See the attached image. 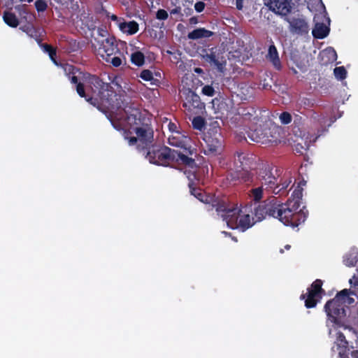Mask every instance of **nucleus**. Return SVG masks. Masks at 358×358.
I'll use <instances>...</instances> for the list:
<instances>
[{
  "instance_id": "nucleus-1",
  "label": "nucleus",
  "mask_w": 358,
  "mask_h": 358,
  "mask_svg": "<svg viewBox=\"0 0 358 358\" xmlns=\"http://www.w3.org/2000/svg\"><path fill=\"white\" fill-rule=\"evenodd\" d=\"M291 216V210L282 204H271L268 208L264 205L259 206L252 217V224L262 221L273 222L275 220L286 223Z\"/></svg>"
},
{
  "instance_id": "nucleus-2",
  "label": "nucleus",
  "mask_w": 358,
  "mask_h": 358,
  "mask_svg": "<svg viewBox=\"0 0 358 358\" xmlns=\"http://www.w3.org/2000/svg\"><path fill=\"white\" fill-rule=\"evenodd\" d=\"M322 280L320 279L315 280L307 289L306 294H302L300 299L305 300V306L307 308H312L316 306L317 303L322 299V294L324 292L322 289Z\"/></svg>"
},
{
  "instance_id": "nucleus-3",
  "label": "nucleus",
  "mask_w": 358,
  "mask_h": 358,
  "mask_svg": "<svg viewBox=\"0 0 358 358\" xmlns=\"http://www.w3.org/2000/svg\"><path fill=\"white\" fill-rule=\"evenodd\" d=\"M324 310L328 317V320L331 323L338 326L343 324L346 313L344 306H342L339 301L329 305L328 301L324 305Z\"/></svg>"
},
{
  "instance_id": "nucleus-4",
  "label": "nucleus",
  "mask_w": 358,
  "mask_h": 358,
  "mask_svg": "<svg viewBox=\"0 0 358 358\" xmlns=\"http://www.w3.org/2000/svg\"><path fill=\"white\" fill-rule=\"evenodd\" d=\"M100 38H95L98 45V54L106 62L110 61V57L115 53L116 47L114 45V39L110 38H104L103 34H100Z\"/></svg>"
},
{
  "instance_id": "nucleus-5",
  "label": "nucleus",
  "mask_w": 358,
  "mask_h": 358,
  "mask_svg": "<svg viewBox=\"0 0 358 358\" xmlns=\"http://www.w3.org/2000/svg\"><path fill=\"white\" fill-rule=\"evenodd\" d=\"M171 156V151L168 148H163L160 149L153 148L148 153L147 157L151 163L164 165L166 159H169Z\"/></svg>"
},
{
  "instance_id": "nucleus-6",
  "label": "nucleus",
  "mask_w": 358,
  "mask_h": 358,
  "mask_svg": "<svg viewBox=\"0 0 358 358\" xmlns=\"http://www.w3.org/2000/svg\"><path fill=\"white\" fill-rule=\"evenodd\" d=\"M265 3L271 10L279 15H285L291 9L290 0H268Z\"/></svg>"
},
{
  "instance_id": "nucleus-7",
  "label": "nucleus",
  "mask_w": 358,
  "mask_h": 358,
  "mask_svg": "<svg viewBox=\"0 0 358 358\" xmlns=\"http://www.w3.org/2000/svg\"><path fill=\"white\" fill-rule=\"evenodd\" d=\"M335 348L338 351V356L340 358H349V345L345 335L342 332H338L336 334V341L334 343V346L331 348V350L334 352Z\"/></svg>"
},
{
  "instance_id": "nucleus-8",
  "label": "nucleus",
  "mask_w": 358,
  "mask_h": 358,
  "mask_svg": "<svg viewBox=\"0 0 358 358\" xmlns=\"http://www.w3.org/2000/svg\"><path fill=\"white\" fill-rule=\"evenodd\" d=\"M204 151L208 155H215L219 153L222 150V141L220 135L215 137L206 136Z\"/></svg>"
},
{
  "instance_id": "nucleus-9",
  "label": "nucleus",
  "mask_w": 358,
  "mask_h": 358,
  "mask_svg": "<svg viewBox=\"0 0 358 358\" xmlns=\"http://www.w3.org/2000/svg\"><path fill=\"white\" fill-rule=\"evenodd\" d=\"M233 212L231 218L228 221L230 222H236V224H250L251 222L250 216L248 213L243 210H238L237 213Z\"/></svg>"
},
{
  "instance_id": "nucleus-10",
  "label": "nucleus",
  "mask_w": 358,
  "mask_h": 358,
  "mask_svg": "<svg viewBox=\"0 0 358 358\" xmlns=\"http://www.w3.org/2000/svg\"><path fill=\"white\" fill-rule=\"evenodd\" d=\"M117 27L119 29L125 34H134L138 30V24L134 21L125 22L124 20L118 22Z\"/></svg>"
},
{
  "instance_id": "nucleus-11",
  "label": "nucleus",
  "mask_w": 358,
  "mask_h": 358,
  "mask_svg": "<svg viewBox=\"0 0 358 358\" xmlns=\"http://www.w3.org/2000/svg\"><path fill=\"white\" fill-rule=\"evenodd\" d=\"M291 30L296 33L308 31L307 23L303 19L293 18L289 21Z\"/></svg>"
},
{
  "instance_id": "nucleus-12",
  "label": "nucleus",
  "mask_w": 358,
  "mask_h": 358,
  "mask_svg": "<svg viewBox=\"0 0 358 358\" xmlns=\"http://www.w3.org/2000/svg\"><path fill=\"white\" fill-rule=\"evenodd\" d=\"M349 295H355V293L354 291H351L348 289H344L336 294L335 297L331 300L329 301V305L331 303H334L336 301H339L340 303L342 304V306H344L345 308L346 306V299H348Z\"/></svg>"
},
{
  "instance_id": "nucleus-13",
  "label": "nucleus",
  "mask_w": 358,
  "mask_h": 358,
  "mask_svg": "<svg viewBox=\"0 0 358 358\" xmlns=\"http://www.w3.org/2000/svg\"><path fill=\"white\" fill-rule=\"evenodd\" d=\"M204 59L207 62H209L210 65L217 67L220 71H222L226 64V60L223 57L216 56L215 55H206L204 56Z\"/></svg>"
},
{
  "instance_id": "nucleus-14",
  "label": "nucleus",
  "mask_w": 358,
  "mask_h": 358,
  "mask_svg": "<svg viewBox=\"0 0 358 358\" xmlns=\"http://www.w3.org/2000/svg\"><path fill=\"white\" fill-rule=\"evenodd\" d=\"M329 31V27L323 23H316L313 29V34L315 38H323Z\"/></svg>"
},
{
  "instance_id": "nucleus-15",
  "label": "nucleus",
  "mask_w": 358,
  "mask_h": 358,
  "mask_svg": "<svg viewBox=\"0 0 358 358\" xmlns=\"http://www.w3.org/2000/svg\"><path fill=\"white\" fill-rule=\"evenodd\" d=\"M213 35V32L204 28L196 29L189 33L188 38L190 39H199L201 38H208Z\"/></svg>"
},
{
  "instance_id": "nucleus-16",
  "label": "nucleus",
  "mask_w": 358,
  "mask_h": 358,
  "mask_svg": "<svg viewBox=\"0 0 358 358\" xmlns=\"http://www.w3.org/2000/svg\"><path fill=\"white\" fill-rule=\"evenodd\" d=\"M358 262V255L354 252H350L343 257V263L348 267L356 266Z\"/></svg>"
},
{
  "instance_id": "nucleus-17",
  "label": "nucleus",
  "mask_w": 358,
  "mask_h": 358,
  "mask_svg": "<svg viewBox=\"0 0 358 358\" xmlns=\"http://www.w3.org/2000/svg\"><path fill=\"white\" fill-rule=\"evenodd\" d=\"M268 58L272 62L274 66H275L278 68L279 67V58L277 50L275 46L271 45L269 47Z\"/></svg>"
},
{
  "instance_id": "nucleus-18",
  "label": "nucleus",
  "mask_w": 358,
  "mask_h": 358,
  "mask_svg": "<svg viewBox=\"0 0 358 358\" xmlns=\"http://www.w3.org/2000/svg\"><path fill=\"white\" fill-rule=\"evenodd\" d=\"M3 20L7 24L13 27H16L19 24L16 16L13 13L9 12H6L4 13Z\"/></svg>"
},
{
  "instance_id": "nucleus-19",
  "label": "nucleus",
  "mask_w": 358,
  "mask_h": 358,
  "mask_svg": "<svg viewBox=\"0 0 358 358\" xmlns=\"http://www.w3.org/2000/svg\"><path fill=\"white\" fill-rule=\"evenodd\" d=\"M136 133L138 138L143 141H149L152 138L151 133L143 128H137Z\"/></svg>"
},
{
  "instance_id": "nucleus-20",
  "label": "nucleus",
  "mask_w": 358,
  "mask_h": 358,
  "mask_svg": "<svg viewBox=\"0 0 358 358\" xmlns=\"http://www.w3.org/2000/svg\"><path fill=\"white\" fill-rule=\"evenodd\" d=\"M131 62L137 66H141L144 63V55L141 52H136L131 55Z\"/></svg>"
},
{
  "instance_id": "nucleus-21",
  "label": "nucleus",
  "mask_w": 358,
  "mask_h": 358,
  "mask_svg": "<svg viewBox=\"0 0 358 358\" xmlns=\"http://www.w3.org/2000/svg\"><path fill=\"white\" fill-rule=\"evenodd\" d=\"M76 91L80 96L85 98L87 101L92 103V99L91 97H87V96L85 94V88L82 83H78Z\"/></svg>"
},
{
  "instance_id": "nucleus-22",
  "label": "nucleus",
  "mask_w": 358,
  "mask_h": 358,
  "mask_svg": "<svg viewBox=\"0 0 358 358\" xmlns=\"http://www.w3.org/2000/svg\"><path fill=\"white\" fill-rule=\"evenodd\" d=\"M192 124L194 129L201 130L204 127V120L201 117L194 118Z\"/></svg>"
},
{
  "instance_id": "nucleus-23",
  "label": "nucleus",
  "mask_w": 358,
  "mask_h": 358,
  "mask_svg": "<svg viewBox=\"0 0 358 358\" xmlns=\"http://www.w3.org/2000/svg\"><path fill=\"white\" fill-rule=\"evenodd\" d=\"M263 188L257 187L252 190L253 199L256 201H259L262 198Z\"/></svg>"
},
{
  "instance_id": "nucleus-24",
  "label": "nucleus",
  "mask_w": 358,
  "mask_h": 358,
  "mask_svg": "<svg viewBox=\"0 0 358 358\" xmlns=\"http://www.w3.org/2000/svg\"><path fill=\"white\" fill-rule=\"evenodd\" d=\"M335 76L338 79H343L345 77L346 71L343 67H337L334 69Z\"/></svg>"
},
{
  "instance_id": "nucleus-25",
  "label": "nucleus",
  "mask_w": 358,
  "mask_h": 358,
  "mask_svg": "<svg viewBox=\"0 0 358 358\" xmlns=\"http://www.w3.org/2000/svg\"><path fill=\"white\" fill-rule=\"evenodd\" d=\"M141 77L144 80L152 81L154 80L152 73L150 70H144L141 72Z\"/></svg>"
},
{
  "instance_id": "nucleus-26",
  "label": "nucleus",
  "mask_w": 358,
  "mask_h": 358,
  "mask_svg": "<svg viewBox=\"0 0 358 358\" xmlns=\"http://www.w3.org/2000/svg\"><path fill=\"white\" fill-rule=\"evenodd\" d=\"M280 120L283 124H288L292 120L291 115L287 112H284L280 114Z\"/></svg>"
},
{
  "instance_id": "nucleus-27",
  "label": "nucleus",
  "mask_w": 358,
  "mask_h": 358,
  "mask_svg": "<svg viewBox=\"0 0 358 358\" xmlns=\"http://www.w3.org/2000/svg\"><path fill=\"white\" fill-rule=\"evenodd\" d=\"M202 92L209 96H212L214 94V90L210 85H206L202 89Z\"/></svg>"
},
{
  "instance_id": "nucleus-28",
  "label": "nucleus",
  "mask_w": 358,
  "mask_h": 358,
  "mask_svg": "<svg viewBox=\"0 0 358 358\" xmlns=\"http://www.w3.org/2000/svg\"><path fill=\"white\" fill-rule=\"evenodd\" d=\"M35 5L36 7V9L38 11H43L45 10V8L47 7L46 3L41 0H38V1H36Z\"/></svg>"
},
{
  "instance_id": "nucleus-29",
  "label": "nucleus",
  "mask_w": 358,
  "mask_h": 358,
  "mask_svg": "<svg viewBox=\"0 0 358 358\" xmlns=\"http://www.w3.org/2000/svg\"><path fill=\"white\" fill-rule=\"evenodd\" d=\"M168 17V13L164 10H159L157 13V18L159 20H165Z\"/></svg>"
},
{
  "instance_id": "nucleus-30",
  "label": "nucleus",
  "mask_w": 358,
  "mask_h": 358,
  "mask_svg": "<svg viewBox=\"0 0 358 358\" xmlns=\"http://www.w3.org/2000/svg\"><path fill=\"white\" fill-rule=\"evenodd\" d=\"M228 227H230L231 229H239L241 231H245L248 229L252 227L253 225H236V227H233V225H227Z\"/></svg>"
},
{
  "instance_id": "nucleus-31",
  "label": "nucleus",
  "mask_w": 358,
  "mask_h": 358,
  "mask_svg": "<svg viewBox=\"0 0 358 358\" xmlns=\"http://www.w3.org/2000/svg\"><path fill=\"white\" fill-rule=\"evenodd\" d=\"M108 62H111L113 66H119L121 63H122V61L120 59V58L117 57H110V61Z\"/></svg>"
},
{
  "instance_id": "nucleus-32",
  "label": "nucleus",
  "mask_w": 358,
  "mask_h": 358,
  "mask_svg": "<svg viewBox=\"0 0 358 358\" xmlns=\"http://www.w3.org/2000/svg\"><path fill=\"white\" fill-rule=\"evenodd\" d=\"M189 96L191 97L194 103H196V106H199V97L192 92H189Z\"/></svg>"
},
{
  "instance_id": "nucleus-33",
  "label": "nucleus",
  "mask_w": 358,
  "mask_h": 358,
  "mask_svg": "<svg viewBox=\"0 0 358 358\" xmlns=\"http://www.w3.org/2000/svg\"><path fill=\"white\" fill-rule=\"evenodd\" d=\"M275 177L271 176V174H269L268 176V178H266V177H263V180H264V183L265 184H268V185H270V184H272L274 182V180H275Z\"/></svg>"
},
{
  "instance_id": "nucleus-34",
  "label": "nucleus",
  "mask_w": 358,
  "mask_h": 358,
  "mask_svg": "<svg viewBox=\"0 0 358 358\" xmlns=\"http://www.w3.org/2000/svg\"><path fill=\"white\" fill-rule=\"evenodd\" d=\"M205 5L203 2L199 1L195 3L194 8L196 11L201 12L204 9Z\"/></svg>"
},
{
  "instance_id": "nucleus-35",
  "label": "nucleus",
  "mask_w": 358,
  "mask_h": 358,
  "mask_svg": "<svg viewBox=\"0 0 358 358\" xmlns=\"http://www.w3.org/2000/svg\"><path fill=\"white\" fill-rule=\"evenodd\" d=\"M107 16L110 18L117 26L118 22H122L123 20L119 19L115 15L108 13Z\"/></svg>"
},
{
  "instance_id": "nucleus-36",
  "label": "nucleus",
  "mask_w": 358,
  "mask_h": 358,
  "mask_svg": "<svg viewBox=\"0 0 358 358\" xmlns=\"http://www.w3.org/2000/svg\"><path fill=\"white\" fill-rule=\"evenodd\" d=\"M349 283L351 286L358 287V276L356 277L355 275H353V277L350 279Z\"/></svg>"
},
{
  "instance_id": "nucleus-37",
  "label": "nucleus",
  "mask_w": 358,
  "mask_h": 358,
  "mask_svg": "<svg viewBox=\"0 0 358 358\" xmlns=\"http://www.w3.org/2000/svg\"><path fill=\"white\" fill-rule=\"evenodd\" d=\"M250 137L252 138V140L257 141H259L263 138V137H262L261 135H259V134H255V133H252L250 134Z\"/></svg>"
},
{
  "instance_id": "nucleus-38",
  "label": "nucleus",
  "mask_w": 358,
  "mask_h": 358,
  "mask_svg": "<svg viewBox=\"0 0 358 358\" xmlns=\"http://www.w3.org/2000/svg\"><path fill=\"white\" fill-rule=\"evenodd\" d=\"M236 6L238 10H241L243 8V0H236Z\"/></svg>"
},
{
  "instance_id": "nucleus-39",
  "label": "nucleus",
  "mask_w": 358,
  "mask_h": 358,
  "mask_svg": "<svg viewBox=\"0 0 358 358\" xmlns=\"http://www.w3.org/2000/svg\"><path fill=\"white\" fill-rule=\"evenodd\" d=\"M355 302V299L352 297H350V295L348 296V299H346V305H351Z\"/></svg>"
},
{
  "instance_id": "nucleus-40",
  "label": "nucleus",
  "mask_w": 358,
  "mask_h": 358,
  "mask_svg": "<svg viewBox=\"0 0 358 358\" xmlns=\"http://www.w3.org/2000/svg\"><path fill=\"white\" fill-rule=\"evenodd\" d=\"M137 141L136 137H131L129 138V143L130 145H134Z\"/></svg>"
},
{
  "instance_id": "nucleus-41",
  "label": "nucleus",
  "mask_w": 358,
  "mask_h": 358,
  "mask_svg": "<svg viewBox=\"0 0 358 358\" xmlns=\"http://www.w3.org/2000/svg\"><path fill=\"white\" fill-rule=\"evenodd\" d=\"M351 356L352 358H358V350H352L351 352Z\"/></svg>"
},
{
  "instance_id": "nucleus-42",
  "label": "nucleus",
  "mask_w": 358,
  "mask_h": 358,
  "mask_svg": "<svg viewBox=\"0 0 358 358\" xmlns=\"http://www.w3.org/2000/svg\"><path fill=\"white\" fill-rule=\"evenodd\" d=\"M173 141H174V138H171V137H169V141H170L171 144H172L173 145H176V146H180V144L176 143Z\"/></svg>"
},
{
  "instance_id": "nucleus-43",
  "label": "nucleus",
  "mask_w": 358,
  "mask_h": 358,
  "mask_svg": "<svg viewBox=\"0 0 358 358\" xmlns=\"http://www.w3.org/2000/svg\"><path fill=\"white\" fill-rule=\"evenodd\" d=\"M71 82H72L73 83H78V78H77V77H76V76H73V77L71 78Z\"/></svg>"
},
{
  "instance_id": "nucleus-44",
  "label": "nucleus",
  "mask_w": 358,
  "mask_h": 358,
  "mask_svg": "<svg viewBox=\"0 0 358 358\" xmlns=\"http://www.w3.org/2000/svg\"><path fill=\"white\" fill-rule=\"evenodd\" d=\"M180 158L185 162H186L188 160V158L187 157H185V155H181Z\"/></svg>"
},
{
  "instance_id": "nucleus-45",
  "label": "nucleus",
  "mask_w": 358,
  "mask_h": 358,
  "mask_svg": "<svg viewBox=\"0 0 358 358\" xmlns=\"http://www.w3.org/2000/svg\"><path fill=\"white\" fill-rule=\"evenodd\" d=\"M53 54H55V52L50 50V55L52 59H53Z\"/></svg>"
},
{
  "instance_id": "nucleus-46",
  "label": "nucleus",
  "mask_w": 358,
  "mask_h": 358,
  "mask_svg": "<svg viewBox=\"0 0 358 358\" xmlns=\"http://www.w3.org/2000/svg\"><path fill=\"white\" fill-rule=\"evenodd\" d=\"M195 71L197 72V73H201V69H199V68H196L195 69Z\"/></svg>"
},
{
  "instance_id": "nucleus-47",
  "label": "nucleus",
  "mask_w": 358,
  "mask_h": 358,
  "mask_svg": "<svg viewBox=\"0 0 358 358\" xmlns=\"http://www.w3.org/2000/svg\"><path fill=\"white\" fill-rule=\"evenodd\" d=\"M175 127V126H174V124H169V128H170V129H171V130H173V127Z\"/></svg>"
},
{
  "instance_id": "nucleus-48",
  "label": "nucleus",
  "mask_w": 358,
  "mask_h": 358,
  "mask_svg": "<svg viewBox=\"0 0 358 358\" xmlns=\"http://www.w3.org/2000/svg\"><path fill=\"white\" fill-rule=\"evenodd\" d=\"M222 234H224L225 236H231V234L227 231H222Z\"/></svg>"
},
{
  "instance_id": "nucleus-49",
  "label": "nucleus",
  "mask_w": 358,
  "mask_h": 358,
  "mask_svg": "<svg viewBox=\"0 0 358 358\" xmlns=\"http://www.w3.org/2000/svg\"><path fill=\"white\" fill-rule=\"evenodd\" d=\"M290 248H291V246H290L289 245H286L285 246V248L286 250H289Z\"/></svg>"
},
{
  "instance_id": "nucleus-50",
  "label": "nucleus",
  "mask_w": 358,
  "mask_h": 358,
  "mask_svg": "<svg viewBox=\"0 0 358 358\" xmlns=\"http://www.w3.org/2000/svg\"><path fill=\"white\" fill-rule=\"evenodd\" d=\"M288 184H289L288 182H285V187H287V186H288Z\"/></svg>"
},
{
  "instance_id": "nucleus-51",
  "label": "nucleus",
  "mask_w": 358,
  "mask_h": 358,
  "mask_svg": "<svg viewBox=\"0 0 358 358\" xmlns=\"http://www.w3.org/2000/svg\"><path fill=\"white\" fill-rule=\"evenodd\" d=\"M288 184H289L288 182H285V187H287V186H288Z\"/></svg>"
},
{
  "instance_id": "nucleus-52",
  "label": "nucleus",
  "mask_w": 358,
  "mask_h": 358,
  "mask_svg": "<svg viewBox=\"0 0 358 358\" xmlns=\"http://www.w3.org/2000/svg\"><path fill=\"white\" fill-rule=\"evenodd\" d=\"M291 226L293 227H297L299 225L296 224V225H291Z\"/></svg>"
},
{
  "instance_id": "nucleus-53",
  "label": "nucleus",
  "mask_w": 358,
  "mask_h": 358,
  "mask_svg": "<svg viewBox=\"0 0 358 358\" xmlns=\"http://www.w3.org/2000/svg\"><path fill=\"white\" fill-rule=\"evenodd\" d=\"M232 239L234 240L235 241H237V239L234 237H233Z\"/></svg>"
},
{
  "instance_id": "nucleus-54",
  "label": "nucleus",
  "mask_w": 358,
  "mask_h": 358,
  "mask_svg": "<svg viewBox=\"0 0 358 358\" xmlns=\"http://www.w3.org/2000/svg\"><path fill=\"white\" fill-rule=\"evenodd\" d=\"M32 0H29V1H31Z\"/></svg>"
}]
</instances>
